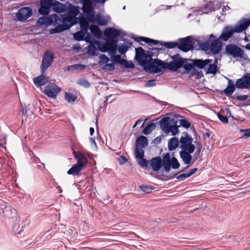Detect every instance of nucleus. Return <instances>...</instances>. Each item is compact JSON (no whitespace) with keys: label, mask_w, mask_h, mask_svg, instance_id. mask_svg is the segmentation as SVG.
Instances as JSON below:
<instances>
[{"label":"nucleus","mask_w":250,"mask_h":250,"mask_svg":"<svg viewBox=\"0 0 250 250\" xmlns=\"http://www.w3.org/2000/svg\"><path fill=\"white\" fill-rule=\"evenodd\" d=\"M169 56L171 60L169 62L158 59L155 60L156 66L154 69V73H163V71L161 69H167L171 72H176L183 67L185 69V73L188 74V70L186 66L187 64H188V59L183 58L179 54L172 56L169 55Z\"/></svg>","instance_id":"nucleus-1"},{"label":"nucleus","mask_w":250,"mask_h":250,"mask_svg":"<svg viewBox=\"0 0 250 250\" xmlns=\"http://www.w3.org/2000/svg\"><path fill=\"white\" fill-rule=\"evenodd\" d=\"M212 62V59H207L203 60L201 59H189L188 64L186 65L188 70V74L191 76H195L196 79H199L204 77V74L202 70L199 69H204Z\"/></svg>","instance_id":"nucleus-2"},{"label":"nucleus","mask_w":250,"mask_h":250,"mask_svg":"<svg viewBox=\"0 0 250 250\" xmlns=\"http://www.w3.org/2000/svg\"><path fill=\"white\" fill-rule=\"evenodd\" d=\"M250 25V19L243 18L240 20L233 28L230 26H226L222 30L219 39L221 41L226 42L230 38L234 33H241L245 31Z\"/></svg>","instance_id":"nucleus-3"},{"label":"nucleus","mask_w":250,"mask_h":250,"mask_svg":"<svg viewBox=\"0 0 250 250\" xmlns=\"http://www.w3.org/2000/svg\"><path fill=\"white\" fill-rule=\"evenodd\" d=\"M147 51L145 53L144 50L141 47L135 48V59L140 64L146 72L154 73V69L156 66L155 61L157 59L147 60L148 57Z\"/></svg>","instance_id":"nucleus-4"},{"label":"nucleus","mask_w":250,"mask_h":250,"mask_svg":"<svg viewBox=\"0 0 250 250\" xmlns=\"http://www.w3.org/2000/svg\"><path fill=\"white\" fill-rule=\"evenodd\" d=\"M194 40L191 36L180 38L179 40L180 42L179 43H178V49L184 52H187L194 49L198 50V49H197L194 46Z\"/></svg>","instance_id":"nucleus-5"},{"label":"nucleus","mask_w":250,"mask_h":250,"mask_svg":"<svg viewBox=\"0 0 250 250\" xmlns=\"http://www.w3.org/2000/svg\"><path fill=\"white\" fill-rule=\"evenodd\" d=\"M193 138L189 135L187 132H184L182 133L179 143L181 144L180 147L182 150L185 151H194L195 149V147L194 145L192 144Z\"/></svg>","instance_id":"nucleus-6"},{"label":"nucleus","mask_w":250,"mask_h":250,"mask_svg":"<svg viewBox=\"0 0 250 250\" xmlns=\"http://www.w3.org/2000/svg\"><path fill=\"white\" fill-rule=\"evenodd\" d=\"M54 54L52 52L46 50L43 54L41 65V71L44 74L51 65L54 59Z\"/></svg>","instance_id":"nucleus-7"},{"label":"nucleus","mask_w":250,"mask_h":250,"mask_svg":"<svg viewBox=\"0 0 250 250\" xmlns=\"http://www.w3.org/2000/svg\"><path fill=\"white\" fill-rule=\"evenodd\" d=\"M226 53L229 56L233 58H242L244 55V51L239 47L234 44H229L225 47Z\"/></svg>","instance_id":"nucleus-8"},{"label":"nucleus","mask_w":250,"mask_h":250,"mask_svg":"<svg viewBox=\"0 0 250 250\" xmlns=\"http://www.w3.org/2000/svg\"><path fill=\"white\" fill-rule=\"evenodd\" d=\"M62 90V88L59 87L55 83L49 82L45 87L43 93L48 97L52 99H56L57 95Z\"/></svg>","instance_id":"nucleus-9"},{"label":"nucleus","mask_w":250,"mask_h":250,"mask_svg":"<svg viewBox=\"0 0 250 250\" xmlns=\"http://www.w3.org/2000/svg\"><path fill=\"white\" fill-rule=\"evenodd\" d=\"M32 14L33 12L31 8L24 7L18 11L16 17L19 21H24L30 17Z\"/></svg>","instance_id":"nucleus-10"},{"label":"nucleus","mask_w":250,"mask_h":250,"mask_svg":"<svg viewBox=\"0 0 250 250\" xmlns=\"http://www.w3.org/2000/svg\"><path fill=\"white\" fill-rule=\"evenodd\" d=\"M53 5L52 0H41L40 6L38 10L39 14L43 16L48 15Z\"/></svg>","instance_id":"nucleus-11"},{"label":"nucleus","mask_w":250,"mask_h":250,"mask_svg":"<svg viewBox=\"0 0 250 250\" xmlns=\"http://www.w3.org/2000/svg\"><path fill=\"white\" fill-rule=\"evenodd\" d=\"M104 34L106 39L110 38H118V37H120L121 38L120 40L122 41H125V40L123 39V36L126 35V34H125V32H123L122 36L121 37L120 31L113 27H108L106 28L104 32Z\"/></svg>","instance_id":"nucleus-12"},{"label":"nucleus","mask_w":250,"mask_h":250,"mask_svg":"<svg viewBox=\"0 0 250 250\" xmlns=\"http://www.w3.org/2000/svg\"><path fill=\"white\" fill-rule=\"evenodd\" d=\"M3 216L5 219H11L15 218L17 215V211L8 203H6V205L2 210Z\"/></svg>","instance_id":"nucleus-13"},{"label":"nucleus","mask_w":250,"mask_h":250,"mask_svg":"<svg viewBox=\"0 0 250 250\" xmlns=\"http://www.w3.org/2000/svg\"><path fill=\"white\" fill-rule=\"evenodd\" d=\"M61 21L62 23L66 24L70 28L71 26L78 23L79 18L74 17L66 14L62 15Z\"/></svg>","instance_id":"nucleus-14"},{"label":"nucleus","mask_w":250,"mask_h":250,"mask_svg":"<svg viewBox=\"0 0 250 250\" xmlns=\"http://www.w3.org/2000/svg\"><path fill=\"white\" fill-rule=\"evenodd\" d=\"M235 86L239 89H249L250 88V82L247 75L237 80Z\"/></svg>","instance_id":"nucleus-15"},{"label":"nucleus","mask_w":250,"mask_h":250,"mask_svg":"<svg viewBox=\"0 0 250 250\" xmlns=\"http://www.w3.org/2000/svg\"><path fill=\"white\" fill-rule=\"evenodd\" d=\"M175 119H171L169 117H165L160 121V125L161 129L166 133L170 132L169 127H170V123H172V121Z\"/></svg>","instance_id":"nucleus-16"},{"label":"nucleus","mask_w":250,"mask_h":250,"mask_svg":"<svg viewBox=\"0 0 250 250\" xmlns=\"http://www.w3.org/2000/svg\"><path fill=\"white\" fill-rule=\"evenodd\" d=\"M213 39V41L210 43L209 51L212 54L215 55L218 54L221 50L222 41L218 38Z\"/></svg>","instance_id":"nucleus-17"},{"label":"nucleus","mask_w":250,"mask_h":250,"mask_svg":"<svg viewBox=\"0 0 250 250\" xmlns=\"http://www.w3.org/2000/svg\"><path fill=\"white\" fill-rule=\"evenodd\" d=\"M216 37L213 34H210L208 40L204 42H201L200 41L197 40H194L195 43L197 42L198 45H199V49L204 51H209L210 49V41L211 39H215Z\"/></svg>","instance_id":"nucleus-18"},{"label":"nucleus","mask_w":250,"mask_h":250,"mask_svg":"<svg viewBox=\"0 0 250 250\" xmlns=\"http://www.w3.org/2000/svg\"><path fill=\"white\" fill-rule=\"evenodd\" d=\"M149 164L154 171H158L163 166L162 160L159 156L152 158L149 161Z\"/></svg>","instance_id":"nucleus-19"},{"label":"nucleus","mask_w":250,"mask_h":250,"mask_svg":"<svg viewBox=\"0 0 250 250\" xmlns=\"http://www.w3.org/2000/svg\"><path fill=\"white\" fill-rule=\"evenodd\" d=\"M132 39H133L136 42H144L145 43H148L149 44H153V45H158L160 44L161 45V42L157 40H155L153 39H151L148 38L146 37H137L134 35H132L131 37Z\"/></svg>","instance_id":"nucleus-20"},{"label":"nucleus","mask_w":250,"mask_h":250,"mask_svg":"<svg viewBox=\"0 0 250 250\" xmlns=\"http://www.w3.org/2000/svg\"><path fill=\"white\" fill-rule=\"evenodd\" d=\"M49 80L47 77L45 76L43 74L33 79V82L36 87H40L48 83Z\"/></svg>","instance_id":"nucleus-21"},{"label":"nucleus","mask_w":250,"mask_h":250,"mask_svg":"<svg viewBox=\"0 0 250 250\" xmlns=\"http://www.w3.org/2000/svg\"><path fill=\"white\" fill-rule=\"evenodd\" d=\"M217 62V60L215 59L213 64L210 63L208 65V67H207L206 69V74H211L215 75L217 73H220L219 67L216 65Z\"/></svg>","instance_id":"nucleus-22"},{"label":"nucleus","mask_w":250,"mask_h":250,"mask_svg":"<svg viewBox=\"0 0 250 250\" xmlns=\"http://www.w3.org/2000/svg\"><path fill=\"white\" fill-rule=\"evenodd\" d=\"M194 151H185L182 150L180 152V155L183 161L186 165H189L191 161L192 156L190 154L192 153Z\"/></svg>","instance_id":"nucleus-23"},{"label":"nucleus","mask_w":250,"mask_h":250,"mask_svg":"<svg viewBox=\"0 0 250 250\" xmlns=\"http://www.w3.org/2000/svg\"><path fill=\"white\" fill-rule=\"evenodd\" d=\"M148 145L147 138L143 135L140 136L136 140L135 147L145 148Z\"/></svg>","instance_id":"nucleus-24"},{"label":"nucleus","mask_w":250,"mask_h":250,"mask_svg":"<svg viewBox=\"0 0 250 250\" xmlns=\"http://www.w3.org/2000/svg\"><path fill=\"white\" fill-rule=\"evenodd\" d=\"M163 50L164 49L162 48H149L147 50V55L146 56L149 60L152 59V57H157L159 53H162Z\"/></svg>","instance_id":"nucleus-25"},{"label":"nucleus","mask_w":250,"mask_h":250,"mask_svg":"<svg viewBox=\"0 0 250 250\" xmlns=\"http://www.w3.org/2000/svg\"><path fill=\"white\" fill-rule=\"evenodd\" d=\"M82 10L84 13L87 14L88 20L92 23L95 22L96 19L94 12L92 11V4L91 5L90 7L85 8L84 6H83Z\"/></svg>","instance_id":"nucleus-26"},{"label":"nucleus","mask_w":250,"mask_h":250,"mask_svg":"<svg viewBox=\"0 0 250 250\" xmlns=\"http://www.w3.org/2000/svg\"><path fill=\"white\" fill-rule=\"evenodd\" d=\"M89 29L94 37L98 39H101L102 36V32L97 25L95 24L91 25Z\"/></svg>","instance_id":"nucleus-27"},{"label":"nucleus","mask_w":250,"mask_h":250,"mask_svg":"<svg viewBox=\"0 0 250 250\" xmlns=\"http://www.w3.org/2000/svg\"><path fill=\"white\" fill-rule=\"evenodd\" d=\"M222 6V3L220 1H213L211 3L207 4L204 6V8L206 10L208 9V11H214L219 9Z\"/></svg>","instance_id":"nucleus-28"},{"label":"nucleus","mask_w":250,"mask_h":250,"mask_svg":"<svg viewBox=\"0 0 250 250\" xmlns=\"http://www.w3.org/2000/svg\"><path fill=\"white\" fill-rule=\"evenodd\" d=\"M37 23L40 25H45L48 26L52 24V21L50 16H44L38 19Z\"/></svg>","instance_id":"nucleus-29"},{"label":"nucleus","mask_w":250,"mask_h":250,"mask_svg":"<svg viewBox=\"0 0 250 250\" xmlns=\"http://www.w3.org/2000/svg\"><path fill=\"white\" fill-rule=\"evenodd\" d=\"M78 22L80 23L82 30L84 33L86 32L90 27L88 20L82 16L79 18Z\"/></svg>","instance_id":"nucleus-30"},{"label":"nucleus","mask_w":250,"mask_h":250,"mask_svg":"<svg viewBox=\"0 0 250 250\" xmlns=\"http://www.w3.org/2000/svg\"><path fill=\"white\" fill-rule=\"evenodd\" d=\"M68 29H69V26L62 23V24H59L53 29H51L49 32L50 34L59 33Z\"/></svg>","instance_id":"nucleus-31"},{"label":"nucleus","mask_w":250,"mask_h":250,"mask_svg":"<svg viewBox=\"0 0 250 250\" xmlns=\"http://www.w3.org/2000/svg\"><path fill=\"white\" fill-rule=\"evenodd\" d=\"M179 141L176 137L169 139L168 142V148L169 151L175 150L179 146Z\"/></svg>","instance_id":"nucleus-32"},{"label":"nucleus","mask_w":250,"mask_h":250,"mask_svg":"<svg viewBox=\"0 0 250 250\" xmlns=\"http://www.w3.org/2000/svg\"><path fill=\"white\" fill-rule=\"evenodd\" d=\"M132 45V43L130 42H127L126 43H123L119 44L118 46V50L119 52L121 55H124L127 51L128 49Z\"/></svg>","instance_id":"nucleus-33"},{"label":"nucleus","mask_w":250,"mask_h":250,"mask_svg":"<svg viewBox=\"0 0 250 250\" xmlns=\"http://www.w3.org/2000/svg\"><path fill=\"white\" fill-rule=\"evenodd\" d=\"M82 169V168L80 166L75 164L67 171V173L68 175L77 176L80 174Z\"/></svg>","instance_id":"nucleus-34"},{"label":"nucleus","mask_w":250,"mask_h":250,"mask_svg":"<svg viewBox=\"0 0 250 250\" xmlns=\"http://www.w3.org/2000/svg\"><path fill=\"white\" fill-rule=\"evenodd\" d=\"M156 127V125L154 123H148L145 127L143 129L142 132L145 135H148L150 134Z\"/></svg>","instance_id":"nucleus-35"},{"label":"nucleus","mask_w":250,"mask_h":250,"mask_svg":"<svg viewBox=\"0 0 250 250\" xmlns=\"http://www.w3.org/2000/svg\"><path fill=\"white\" fill-rule=\"evenodd\" d=\"M79 13L80 11L79 7L72 5L69 6L67 11V14L74 17H77V16H78Z\"/></svg>","instance_id":"nucleus-36"},{"label":"nucleus","mask_w":250,"mask_h":250,"mask_svg":"<svg viewBox=\"0 0 250 250\" xmlns=\"http://www.w3.org/2000/svg\"><path fill=\"white\" fill-rule=\"evenodd\" d=\"M177 123V121L175 119L174 120V121H172V125H171L169 127L170 132H171L173 136L175 135L179 132L178 127L180 126V125H176Z\"/></svg>","instance_id":"nucleus-37"},{"label":"nucleus","mask_w":250,"mask_h":250,"mask_svg":"<svg viewBox=\"0 0 250 250\" xmlns=\"http://www.w3.org/2000/svg\"><path fill=\"white\" fill-rule=\"evenodd\" d=\"M77 98V96L71 92H66L65 93L64 99L68 103L74 102Z\"/></svg>","instance_id":"nucleus-38"},{"label":"nucleus","mask_w":250,"mask_h":250,"mask_svg":"<svg viewBox=\"0 0 250 250\" xmlns=\"http://www.w3.org/2000/svg\"><path fill=\"white\" fill-rule=\"evenodd\" d=\"M161 45L164 46L165 47L168 49H173L176 47L178 48V42H161Z\"/></svg>","instance_id":"nucleus-39"},{"label":"nucleus","mask_w":250,"mask_h":250,"mask_svg":"<svg viewBox=\"0 0 250 250\" xmlns=\"http://www.w3.org/2000/svg\"><path fill=\"white\" fill-rule=\"evenodd\" d=\"M106 43L98 42V49L102 52H107L108 51L109 45L106 40Z\"/></svg>","instance_id":"nucleus-40"},{"label":"nucleus","mask_w":250,"mask_h":250,"mask_svg":"<svg viewBox=\"0 0 250 250\" xmlns=\"http://www.w3.org/2000/svg\"><path fill=\"white\" fill-rule=\"evenodd\" d=\"M80 154L81 155V158L79 159V160L77 161V163L76 165H78V166H80L82 168H83V167L87 163V159L86 157L82 154L80 153Z\"/></svg>","instance_id":"nucleus-41"},{"label":"nucleus","mask_w":250,"mask_h":250,"mask_svg":"<svg viewBox=\"0 0 250 250\" xmlns=\"http://www.w3.org/2000/svg\"><path fill=\"white\" fill-rule=\"evenodd\" d=\"M121 63V65L126 69H133L135 67L134 64L131 61H128L124 59Z\"/></svg>","instance_id":"nucleus-42"},{"label":"nucleus","mask_w":250,"mask_h":250,"mask_svg":"<svg viewBox=\"0 0 250 250\" xmlns=\"http://www.w3.org/2000/svg\"><path fill=\"white\" fill-rule=\"evenodd\" d=\"M135 155L137 159L143 158L144 157V151L142 148L135 147Z\"/></svg>","instance_id":"nucleus-43"},{"label":"nucleus","mask_w":250,"mask_h":250,"mask_svg":"<svg viewBox=\"0 0 250 250\" xmlns=\"http://www.w3.org/2000/svg\"><path fill=\"white\" fill-rule=\"evenodd\" d=\"M97 51V48L95 45L93 44H90L89 45L87 49V53L93 56H97L96 52Z\"/></svg>","instance_id":"nucleus-44"},{"label":"nucleus","mask_w":250,"mask_h":250,"mask_svg":"<svg viewBox=\"0 0 250 250\" xmlns=\"http://www.w3.org/2000/svg\"><path fill=\"white\" fill-rule=\"evenodd\" d=\"M53 9L57 13H61L63 11V5L59 2L53 3Z\"/></svg>","instance_id":"nucleus-45"},{"label":"nucleus","mask_w":250,"mask_h":250,"mask_svg":"<svg viewBox=\"0 0 250 250\" xmlns=\"http://www.w3.org/2000/svg\"><path fill=\"white\" fill-rule=\"evenodd\" d=\"M96 20L98 24L100 26H104L107 24V21L105 18L99 14L97 15Z\"/></svg>","instance_id":"nucleus-46"},{"label":"nucleus","mask_w":250,"mask_h":250,"mask_svg":"<svg viewBox=\"0 0 250 250\" xmlns=\"http://www.w3.org/2000/svg\"><path fill=\"white\" fill-rule=\"evenodd\" d=\"M139 188L142 190V191L146 193L151 192L154 189V188L152 186L145 185H141L139 187Z\"/></svg>","instance_id":"nucleus-47"},{"label":"nucleus","mask_w":250,"mask_h":250,"mask_svg":"<svg viewBox=\"0 0 250 250\" xmlns=\"http://www.w3.org/2000/svg\"><path fill=\"white\" fill-rule=\"evenodd\" d=\"M235 90V86H228L224 89L222 93L224 92L227 96H230L234 92Z\"/></svg>","instance_id":"nucleus-48"},{"label":"nucleus","mask_w":250,"mask_h":250,"mask_svg":"<svg viewBox=\"0 0 250 250\" xmlns=\"http://www.w3.org/2000/svg\"><path fill=\"white\" fill-rule=\"evenodd\" d=\"M77 84L83 86L84 87L88 88L90 86V84L88 81L84 78H80L77 81Z\"/></svg>","instance_id":"nucleus-49"},{"label":"nucleus","mask_w":250,"mask_h":250,"mask_svg":"<svg viewBox=\"0 0 250 250\" xmlns=\"http://www.w3.org/2000/svg\"><path fill=\"white\" fill-rule=\"evenodd\" d=\"M111 58L112 59V61L114 63H119L120 65H121V62L124 60L121 58V57L120 55H113L111 56Z\"/></svg>","instance_id":"nucleus-50"},{"label":"nucleus","mask_w":250,"mask_h":250,"mask_svg":"<svg viewBox=\"0 0 250 250\" xmlns=\"http://www.w3.org/2000/svg\"><path fill=\"white\" fill-rule=\"evenodd\" d=\"M170 164L171 168L174 169H178L180 166L177 159L175 157H172L171 158V161Z\"/></svg>","instance_id":"nucleus-51"},{"label":"nucleus","mask_w":250,"mask_h":250,"mask_svg":"<svg viewBox=\"0 0 250 250\" xmlns=\"http://www.w3.org/2000/svg\"><path fill=\"white\" fill-rule=\"evenodd\" d=\"M171 161L170 156L169 153H166L163 155L162 164H170Z\"/></svg>","instance_id":"nucleus-52"},{"label":"nucleus","mask_w":250,"mask_h":250,"mask_svg":"<svg viewBox=\"0 0 250 250\" xmlns=\"http://www.w3.org/2000/svg\"><path fill=\"white\" fill-rule=\"evenodd\" d=\"M149 161H147L143 157V158L138 159V163L141 167L146 168L147 167L148 164H149Z\"/></svg>","instance_id":"nucleus-53"},{"label":"nucleus","mask_w":250,"mask_h":250,"mask_svg":"<svg viewBox=\"0 0 250 250\" xmlns=\"http://www.w3.org/2000/svg\"><path fill=\"white\" fill-rule=\"evenodd\" d=\"M180 125L182 126L185 128H188L190 126V122L187 119H181L179 120Z\"/></svg>","instance_id":"nucleus-54"},{"label":"nucleus","mask_w":250,"mask_h":250,"mask_svg":"<svg viewBox=\"0 0 250 250\" xmlns=\"http://www.w3.org/2000/svg\"><path fill=\"white\" fill-rule=\"evenodd\" d=\"M50 17L52 21V24L53 23L54 25L57 24L59 22L62 21L59 17L56 14H53L50 16Z\"/></svg>","instance_id":"nucleus-55"},{"label":"nucleus","mask_w":250,"mask_h":250,"mask_svg":"<svg viewBox=\"0 0 250 250\" xmlns=\"http://www.w3.org/2000/svg\"><path fill=\"white\" fill-rule=\"evenodd\" d=\"M106 40L108 42V45L112 46L113 47L118 46V40L117 39V38H110L109 39H106Z\"/></svg>","instance_id":"nucleus-56"},{"label":"nucleus","mask_w":250,"mask_h":250,"mask_svg":"<svg viewBox=\"0 0 250 250\" xmlns=\"http://www.w3.org/2000/svg\"><path fill=\"white\" fill-rule=\"evenodd\" d=\"M84 33L77 32L74 34V38L77 41H81L83 40Z\"/></svg>","instance_id":"nucleus-57"},{"label":"nucleus","mask_w":250,"mask_h":250,"mask_svg":"<svg viewBox=\"0 0 250 250\" xmlns=\"http://www.w3.org/2000/svg\"><path fill=\"white\" fill-rule=\"evenodd\" d=\"M108 51L107 52H108L109 55L111 56L113 55L116 53V51L118 48V46H114L108 45Z\"/></svg>","instance_id":"nucleus-58"},{"label":"nucleus","mask_w":250,"mask_h":250,"mask_svg":"<svg viewBox=\"0 0 250 250\" xmlns=\"http://www.w3.org/2000/svg\"><path fill=\"white\" fill-rule=\"evenodd\" d=\"M217 117L224 124H227L228 123V119L227 116H224L222 115L219 112L217 113Z\"/></svg>","instance_id":"nucleus-59"},{"label":"nucleus","mask_w":250,"mask_h":250,"mask_svg":"<svg viewBox=\"0 0 250 250\" xmlns=\"http://www.w3.org/2000/svg\"><path fill=\"white\" fill-rule=\"evenodd\" d=\"M248 98V96L247 95H237L236 96V94L234 95L233 98L236 99V100L240 101H244L247 100Z\"/></svg>","instance_id":"nucleus-60"},{"label":"nucleus","mask_w":250,"mask_h":250,"mask_svg":"<svg viewBox=\"0 0 250 250\" xmlns=\"http://www.w3.org/2000/svg\"><path fill=\"white\" fill-rule=\"evenodd\" d=\"M104 69H108V71H112L114 70V63H107L103 67Z\"/></svg>","instance_id":"nucleus-61"},{"label":"nucleus","mask_w":250,"mask_h":250,"mask_svg":"<svg viewBox=\"0 0 250 250\" xmlns=\"http://www.w3.org/2000/svg\"><path fill=\"white\" fill-rule=\"evenodd\" d=\"M240 131L243 133L242 137L247 138L250 136V128L241 129Z\"/></svg>","instance_id":"nucleus-62"},{"label":"nucleus","mask_w":250,"mask_h":250,"mask_svg":"<svg viewBox=\"0 0 250 250\" xmlns=\"http://www.w3.org/2000/svg\"><path fill=\"white\" fill-rule=\"evenodd\" d=\"M99 58L101 60L100 63L107 64L109 61V58L105 55H101Z\"/></svg>","instance_id":"nucleus-63"},{"label":"nucleus","mask_w":250,"mask_h":250,"mask_svg":"<svg viewBox=\"0 0 250 250\" xmlns=\"http://www.w3.org/2000/svg\"><path fill=\"white\" fill-rule=\"evenodd\" d=\"M118 161L119 164L122 165L127 161V159L125 156L122 155L118 158Z\"/></svg>","instance_id":"nucleus-64"}]
</instances>
